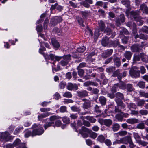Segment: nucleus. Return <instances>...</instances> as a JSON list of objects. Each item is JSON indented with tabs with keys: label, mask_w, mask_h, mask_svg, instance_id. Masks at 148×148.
Listing matches in <instances>:
<instances>
[{
	"label": "nucleus",
	"mask_w": 148,
	"mask_h": 148,
	"mask_svg": "<svg viewBox=\"0 0 148 148\" xmlns=\"http://www.w3.org/2000/svg\"><path fill=\"white\" fill-rule=\"evenodd\" d=\"M32 128L34 129L33 130V135H40L43 133L44 132L42 125L40 124H34L32 126Z\"/></svg>",
	"instance_id": "1"
},
{
	"label": "nucleus",
	"mask_w": 148,
	"mask_h": 148,
	"mask_svg": "<svg viewBox=\"0 0 148 148\" xmlns=\"http://www.w3.org/2000/svg\"><path fill=\"white\" fill-rule=\"evenodd\" d=\"M138 69V68L136 66H134L130 69L129 73L132 77L136 78L139 77L140 73Z\"/></svg>",
	"instance_id": "2"
},
{
	"label": "nucleus",
	"mask_w": 148,
	"mask_h": 148,
	"mask_svg": "<svg viewBox=\"0 0 148 148\" xmlns=\"http://www.w3.org/2000/svg\"><path fill=\"white\" fill-rule=\"evenodd\" d=\"M126 16H128L130 15V17L131 19L133 18L135 20L137 21V18L138 16L139 12L138 11H132L130 12L129 10H127L125 12Z\"/></svg>",
	"instance_id": "3"
},
{
	"label": "nucleus",
	"mask_w": 148,
	"mask_h": 148,
	"mask_svg": "<svg viewBox=\"0 0 148 148\" xmlns=\"http://www.w3.org/2000/svg\"><path fill=\"white\" fill-rule=\"evenodd\" d=\"M119 83H117L114 85V87L112 89V91L113 92H115L117 91V89L119 87L120 88L124 90L126 89V85L123 82L120 81Z\"/></svg>",
	"instance_id": "4"
},
{
	"label": "nucleus",
	"mask_w": 148,
	"mask_h": 148,
	"mask_svg": "<svg viewBox=\"0 0 148 148\" xmlns=\"http://www.w3.org/2000/svg\"><path fill=\"white\" fill-rule=\"evenodd\" d=\"M63 60L60 62V64L62 66H65L68 64L71 60V55L70 54L64 55L62 57Z\"/></svg>",
	"instance_id": "5"
},
{
	"label": "nucleus",
	"mask_w": 148,
	"mask_h": 148,
	"mask_svg": "<svg viewBox=\"0 0 148 148\" xmlns=\"http://www.w3.org/2000/svg\"><path fill=\"white\" fill-rule=\"evenodd\" d=\"M98 122L101 125H104L108 127H110L112 123V121L109 119H99Z\"/></svg>",
	"instance_id": "6"
},
{
	"label": "nucleus",
	"mask_w": 148,
	"mask_h": 148,
	"mask_svg": "<svg viewBox=\"0 0 148 148\" xmlns=\"http://www.w3.org/2000/svg\"><path fill=\"white\" fill-rule=\"evenodd\" d=\"M89 129L84 126H82L79 130V133L83 138H87L89 136Z\"/></svg>",
	"instance_id": "7"
},
{
	"label": "nucleus",
	"mask_w": 148,
	"mask_h": 148,
	"mask_svg": "<svg viewBox=\"0 0 148 148\" xmlns=\"http://www.w3.org/2000/svg\"><path fill=\"white\" fill-rule=\"evenodd\" d=\"M8 132L2 133L0 134V141L4 142L8 141L10 139Z\"/></svg>",
	"instance_id": "8"
},
{
	"label": "nucleus",
	"mask_w": 148,
	"mask_h": 148,
	"mask_svg": "<svg viewBox=\"0 0 148 148\" xmlns=\"http://www.w3.org/2000/svg\"><path fill=\"white\" fill-rule=\"evenodd\" d=\"M84 101L83 104V108L84 109H88L91 107V101L86 99H83L82 100Z\"/></svg>",
	"instance_id": "9"
},
{
	"label": "nucleus",
	"mask_w": 148,
	"mask_h": 148,
	"mask_svg": "<svg viewBox=\"0 0 148 148\" xmlns=\"http://www.w3.org/2000/svg\"><path fill=\"white\" fill-rule=\"evenodd\" d=\"M62 18L60 16H56L52 18L51 20L50 23L52 25H55L56 24L62 21Z\"/></svg>",
	"instance_id": "10"
},
{
	"label": "nucleus",
	"mask_w": 148,
	"mask_h": 148,
	"mask_svg": "<svg viewBox=\"0 0 148 148\" xmlns=\"http://www.w3.org/2000/svg\"><path fill=\"white\" fill-rule=\"evenodd\" d=\"M67 89L69 90H77L78 88V86L76 84H73L71 83H68L67 86Z\"/></svg>",
	"instance_id": "11"
},
{
	"label": "nucleus",
	"mask_w": 148,
	"mask_h": 148,
	"mask_svg": "<svg viewBox=\"0 0 148 148\" xmlns=\"http://www.w3.org/2000/svg\"><path fill=\"white\" fill-rule=\"evenodd\" d=\"M113 52L112 49H108L105 51L102 55V57L104 58H106L111 56Z\"/></svg>",
	"instance_id": "12"
},
{
	"label": "nucleus",
	"mask_w": 148,
	"mask_h": 148,
	"mask_svg": "<svg viewBox=\"0 0 148 148\" xmlns=\"http://www.w3.org/2000/svg\"><path fill=\"white\" fill-rule=\"evenodd\" d=\"M21 142L19 139H17L14 142L13 145L15 146L19 145L20 148H26L25 144L23 143L21 144Z\"/></svg>",
	"instance_id": "13"
},
{
	"label": "nucleus",
	"mask_w": 148,
	"mask_h": 148,
	"mask_svg": "<svg viewBox=\"0 0 148 148\" xmlns=\"http://www.w3.org/2000/svg\"><path fill=\"white\" fill-rule=\"evenodd\" d=\"M77 95L78 97L83 98L87 96L88 95V93L86 90L82 91H79L77 92Z\"/></svg>",
	"instance_id": "14"
},
{
	"label": "nucleus",
	"mask_w": 148,
	"mask_h": 148,
	"mask_svg": "<svg viewBox=\"0 0 148 148\" xmlns=\"http://www.w3.org/2000/svg\"><path fill=\"white\" fill-rule=\"evenodd\" d=\"M125 21V17L124 15L122 13L120 15L119 18L116 21V23L117 25H120L121 23H123Z\"/></svg>",
	"instance_id": "15"
},
{
	"label": "nucleus",
	"mask_w": 148,
	"mask_h": 148,
	"mask_svg": "<svg viewBox=\"0 0 148 148\" xmlns=\"http://www.w3.org/2000/svg\"><path fill=\"white\" fill-rule=\"evenodd\" d=\"M110 41L109 38L107 37H105L101 40V44L104 46H109Z\"/></svg>",
	"instance_id": "16"
},
{
	"label": "nucleus",
	"mask_w": 148,
	"mask_h": 148,
	"mask_svg": "<svg viewBox=\"0 0 148 148\" xmlns=\"http://www.w3.org/2000/svg\"><path fill=\"white\" fill-rule=\"evenodd\" d=\"M112 76L114 77H117V78L119 81H121L122 79V73H120L119 69L114 71L113 73Z\"/></svg>",
	"instance_id": "17"
},
{
	"label": "nucleus",
	"mask_w": 148,
	"mask_h": 148,
	"mask_svg": "<svg viewBox=\"0 0 148 148\" xmlns=\"http://www.w3.org/2000/svg\"><path fill=\"white\" fill-rule=\"evenodd\" d=\"M52 113L51 112H45L42 114H40L38 116V119L39 121H42L44 118L47 117L49 115L52 114Z\"/></svg>",
	"instance_id": "18"
},
{
	"label": "nucleus",
	"mask_w": 148,
	"mask_h": 148,
	"mask_svg": "<svg viewBox=\"0 0 148 148\" xmlns=\"http://www.w3.org/2000/svg\"><path fill=\"white\" fill-rule=\"evenodd\" d=\"M105 32L108 35H110V34H112L111 36V37L112 38H113L115 36L116 33L115 32H112L110 28H107L106 29L105 31Z\"/></svg>",
	"instance_id": "19"
},
{
	"label": "nucleus",
	"mask_w": 148,
	"mask_h": 148,
	"mask_svg": "<svg viewBox=\"0 0 148 148\" xmlns=\"http://www.w3.org/2000/svg\"><path fill=\"white\" fill-rule=\"evenodd\" d=\"M131 49L133 52H137L140 50V46L137 44H134L131 47Z\"/></svg>",
	"instance_id": "20"
},
{
	"label": "nucleus",
	"mask_w": 148,
	"mask_h": 148,
	"mask_svg": "<svg viewBox=\"0 0 148 148\" xmlns=\"http://www.w3.org/2000/svg\"><path fill=\"white\" fill-rule=\"evenodd\" d=\"M44 57L47 60L50 59L52 60H54L55 59L56 56L53 54H50L49 55L47 54L44 55Z\"/></svg>",
	"instance_id": "21"
},
{
	"label": "nucleus",
	"mask_w": 148,
	"mask_h": 148,
	"mask_svg": "<svg viewBox=\"0 0 148 148\" xmlns=\"http://www.w3.org/2000/svg\"><path fill=\"white\" fill-rule=\"evenodd\" d=\"M126 121L129 124H134L138 123V120L136 118H130L127 119Z\"/></svg>",
	"instance_id": "22"
},
{
	"label": "nucleus",
	"mask_w": 148,
	"mask_h": 148,
	"mask_svg": "<svg viewBox=\"0 0 148 148\" xmlns=\"http://www.w3.org/2000/svg\"><path fill=\"white\" fill-rule=\"evenodd\" d=\"M140 10H142L146 14H148V7L144 4L140 5Z\"/></svg>",
	"instance_id": "23"
},
{
	"label": "nucleus",
	"mask_w": 148,
	"mask_h": 148,
	"mask_svg": "<svg viewBox=\"0 0 148 148\" xmlns=\"http://www.w3.org/2000/svg\"><path fill=\"white\" fill-rule=\"evenodd\" d=\"M98 85L97 83L90 81H88L84 83L83 85L85 86H87L90 85H93L97 86Z\"/></svg>",
	"instance_id": "24"
},
{
	"label": "nucleus",
	"mask_w": 148,
	"mask_h": 148,
	"mask_svg": "<svg viewBox=\"0 0 148 148\" xmlns=\"http://www.w3.org/2000/svg\"><path fill=\"white\" fill-rule=\"evenodd\" d=\"M132 55V53L130 51H126L124 54V56L127 60H129L130 59Z\"/></svg>",
	"instance_id": "25"
},
{
	"label": "nucleus",
	"mask_w": 148,
	"mask_h": 148,
	"mask_svg": "<svg viewBox=\"0 0 148 148\" xmlns=\"http://www.w3.org/2000/svg\"><path fill=\"white\" fill-rule=\"evenodd\" d=\"M126 88L127 91L128 92H131L134 91L135 89L133 88L132 85L130 84H128L126 85Z\"/></svg>",
	"instance_id": "26"
},
{
	"label": "nucleus",
	"mask_w": 148,
	"mask_h": 148,
	"mask_svg": "<svg viewBox=\"0 0 148 148\" xmlns=\"http://www.w3.org/2000/svg\"><path fill=\"white\" fill-rule=\"evenodd\" d=\"M119 45V42L118 40H115L114 41H110L109 47H117Z\"/></svg>",
	"instance_id": "27"
},
{
	"label": "nucleus",
	"mask_w": 148,
	"mask_h": 148,
	"mask_svg": "<svg viewBox=\"0 0 148 148\" xmlns=\"http://www.w3.org/2000/svg\"><path fill=\"white\" fill-rule=\"evenodd\" d=\"M141 58L142 61L145 63H148V57L146 55L142 53L141 54Z\"/></svg>",
	"instance_id": "28"
},
{
	"label": "nucleus",
	"mask_w": 148,
	"mask_h": 148,
	"mask_svg": "<svg viewBox=\"0 0 148 148\" xmlns=\"http://www.w3.org/2000/svg\"><path fill=\"white\" fill-rule=\"evenodd\" d=\"M123 143L127 144L131 140L129 136H126L122 138Z\"/></svg>",
	"instance_id": "29"
},
{
	"label": "nucleus",
	"mask_w": 148,
	"mask_h": 148,
	"mask_svg": "<svg viewBox=\"0 0 148 148\" xmlns=\"http://www.w3.org/2000/svg\"><path fill=\"white\" fill-rule=\"evenodd\" d=\"M115 65L117 67H119L121 65V61L120 59L118 57L114 59Z\"/></svg>",
	"instance_id": "30"
},
{
	"label": "nucleus",
	"mask_w": 148,
	"mask_h": 148,
	"mask_svg": "<svg viewBox=\"0 0 148 148\" xmlns=\"http://www.w3.org/2000/svg\"><path fill=\"white\" fill-rule=\"evenodd\" d=\"M99 100L100 103L103 105L106 104V98L103 96L100 97L99 98Z\"/></svg>",
	"instance_id": "31"
},
{
	"label": "nucleus",
	"mask_w": 148,
	"mask_h": 148,
	"mask_svg": "<svg viewBox=\"0 0 148 148\" xmlns=\"http://www.w3.org/2000/svg\"><path fill=\"white\" fill-rule=\"evenodd\" d=\"M116 101L118 106H121L123 109H124L125 108V105L119 99H116Z\"/></svg>",
	"instance_id": "32"
},
{
	"label": "nucleus",
	"mask_w": 148,
	"mask_h": 148,
	"mask_svg": "<svg viewBox=\"0 0 148 148\" xmlns=\"http://www.w3.org/2000/svg\"><path fill=\"white\" fill-rule=\"evenodd\" d=\"M52 43L53 46L55 48H58L60 46L59 42L54 39H52Z\"/></svg>",
	"instance_id": "33"
},
{
	"label": "nucleus",
	"mask_w": 148,
	"mask_h": 148,
	"mask_svg": "<svg viewBox=\"0 0 148 148\" xmlns=\"http://www.w3.org/2000/svg\"><path fill=\"white\" fill-rule=\"evenodd\" d=\"M33 131H30L29 130H27L25 131V136L26 138H28L30 136H33L34 135H33Z\"/></svg>",
	"instance_id": "34"
},
{
	"label": "nucleus",
	"mask_w": 148,
	"mask_h": 148,
	"mask_svg": "<svg viewBox=\"0 0 148 148\" xmlns=\"http://www.w3.org/2000/svg\"><path fill=\"white\" fill-rule=\"evenodd\" d=\"M89 134L90 137L94 139L97 136V134L96 133L90 130H89Z\"/></svg>",
	"instance_id": "35"
},
{
	"label": "nucleus",
	"mask_w": 148,
	"mask_h": 148,
	"mask_svg": "<svg viewBox=\"0 0 148 148\" xmlns=\"http://www.w3.org/2000/svg\"><path fill=\"white\" fill-rule=\"evenodd\" d=\"M99 29L101 31H103L105 29V25L104 22L102 21H100L99 23Z\"/></svg>",
	"instance_id": "36"
},
{
	"label": "nucleus",
	"mask_w": 148,
	"mask_h": 148,
	"mask_svg": "<svg viewBox=\"0 0 148 148\" xmlns=\"http://www.w3.org/2000/svg\"><path fill=\"white\" fill-rule=\"evenodd\" d=\"M54 124L53 122H47L45 123L44 125V127L45 130H46L47 128L53 125Z\"/></svg>",
	"instance_id": "37"
},
{
	"label": "nucleus",
	"mask_w": 148,
	"mask_h": 148,
	"mask_svg": "<svg viewBox=\"0 0 148 148\" xmlns=\"http://www.w3.org/2000/svg\"><path fill=\"white\" fill-rule=\"evenodd\" d=\"M85 118L88 120L91 123H95L96 121V119L92 116H87Z\"/></svg>",
	"instance_id": "38"
},
{
	"label": "nucleus",
	"mask_w": 148,
	"mask_h": 148,
	"mask_svg": "<svg viewBox=\"0 0 148 148\" xmlns=\"http://www.w3.org/2000/svg\"><path fill=\"white\" fill-rule=\"evenodd\" d=\"M119 128L120 125L118 123H115L112 125V130L114 132L117 131L119 129Z\"/></svg>",
	"instance_id": "39"
},
{
	"label": "nucleus",
	"mask_w": 148,
	"mask_h": 148,
	"mask_svg": "<svg viewBox=\"0 0 148 148\" xmlns=\"http://www.w3.org/2000/svg\"><path fill=\"white\" fill-rule=\"evenodd\" d=\"M139 32H144L148 34V27L146 26L143 27L139 30Z\"/></svg>",
	"instance_id": "40"
},
{
	"label": "nucleus",
	"mask_w": 148,
	"mask_h": 148,
	"mask_svg": "<svg viewBox=\"0 0 148 148\" xmlns=\"http://www.w3.org/2000/svg\"><path fill=\"white\" fill-rule=\"evenodd\" d=\"M128 107L130 109H136L137 108V106L134 103H128Z\"/></svg>",
	"instance_id": "41"
},
{
	"label": "nucleus",
	"mask_w": 148,
	"mask_h": 148,
	"mask_svg": "<svg viewBox=\"0 0 148 148\" xmlns=\"http://www.w3.org/2000/svg\"><path fill=\"white\" fill-rule=\"evenodd\" d=\"M71 109L73 112H79L81 110L79 107H78L75 106H73L71 107Z\"/></svg>",
	"instance_id": "42"
},
{
	"label": "nucleus",
	"mask_w": 148,
	"mask_h": 148,
	"mask_svg": "<svg viewBox=\"0 0 148 148\" xmlns=\"http://www.w3.org/2000/svg\"><path fill=\"white\" fill-rule=\"evenodd\" d=\"M83 117V116L81 117V118L82 119L83 121V125L87 127H90L91 125L89 121L84 120V118H82Z\"/></svg>",
	"instance_id": "43"
},
{
	"label": "nucleus",
	"mask_w": 148,
	"mask_h": 148,
	"mask_svg": "<svg viewBox=\"0 0 148 148\" xmlns=\"http://www.w3.org/2000/svg\"><path fill=\"white\" fill-rule=\"evenodd\" d=\"M59 119V117L58 116H56V115H53L50 117L49 118V120L53 122Z\"/></svg>",
	"instance_id": "44"
},
{
	"label": "nucleus",
	"mask_w": 148,
	"mask_h": 148,
	"mask_svg": "<svg viewBox=\"0 0 148 148\" xmlns=\"http://www.w3.org/2000/svg\"><path fill=\"white\" fill-rule=\"evenodd\" d=\"M63 97L66 98H71L72 97V95L71 92H66L63 94Z\"/></svg>",
	"instance_id": "45"
},
{
	"label": "nucleus",
	"mask_w": 148,
	"mask_h": 148,
	"mask_svg": "<svg viewBox=\"0 0 148 148\" xmlns=\"http://www.w3.org/2000/svg\"><path fill=\"white\" fill-rule=\"evenodd\" d=\"M122 114H118L116 116V118L119 121H122L123 120V117L122 115Z\"/></svg>",
	"instance_id": "46"
},
{
	"label": "nucleus",
	"mask_w": 148,
	"mask_h": 148,
	"mask_svg": "<svg viewBox=\"0 0 148 148\" xmlns=\"http://www.w3.org/2000/svg\"><path fill=\"white\" fill-rule=\"evenodd\" d=\"M97 139L99 142L102 143L104 142L105 139V138L103 135H100L98 136Z\"/></svg>",
	"instance_id": "47"
},
{
	"label": "nucleus",
	"mask_w": 148,
	"mask_h": 148,
	"mask_svg": "<svg viewBox=\"0 0 148 148\" xmlns=\"http://www.w3.org/2000/svg\"><path fill=\"white\" fill-rule=\"evenodd\" d=\"M138 85L141 88H144L145 86V83L143 81H140L138 83Z\"/></svg>",
	"instance_id": "48"
},
{
	"label": "nucleus",
	"mask_w": 148,
	"mask_h": 148,
	"mask_svg": "<svg viewBox=\"0 0 148 148\" xmlns=\"http://www.w3.org/2000/svg\"><path fill=\"white\" fill-rule=\"evenodd\" d=\"M138 144L141 145L142 146H146L148 144V142H146L144 141H142L140 139L137 142Z\"/></svg>",
	"instance_id": "49"
},
{
	"label": "nucleus",
	"mask_w": 148,
	"mask_h": 148,
	"mask_svg": "<svg viewBox=\"0 0 148 148\" xmlns=\"http://www.w3.org/2000/svg\"><path fill=\"white\" fill-rule=\"evenodd\" d=\"M66 84V83L64 81H62L59 84V86L60 89H64Z\"/></svg>",
	"instance_id": "50"
},
{
	"label": "nucleus",
	"mask_w": 148,
	"mask_h": 148,
	"mask_svg": "<svg viewBox=\"0 0 148 148\" xmlns=\"http://www.w3.org/2000/svg\"><path fill=\"white\" fill-rule=\"evenodd\" d=\"M136 127L139 129H143L145 127L144 124L142 123H139L137 125Z\"/></svg>",
	"instance_id": "51"
},
{
	"label": "nucleus",
	"mask_w": 148,
	"mask_h": 148,
	"mask_svg": "<svg viewBox=\"0 0 148 148\" xmlns=\"http://www.w3.org/2000/svg\"><path fill=\"white\" fill-rule=\"evenodd\" d=\"M77 19L79 24L82 27H84V25L83 24V21L81 17H77Z\"/></svg>",
	"instance_id": "52"
},
{
	"label": "nucleus",
	"mask_w": 148,
	"mask_h": 148,
	"mask_svg": "<svg viewBox=\"0 0 148 148\" xmlns=\"http://www.w3.org/2000/svg\"><path fill=\"white\" fill-rule=\"evenodd\" d=\"M81 13L83 16L87 17L90 14V12L88 11H85L81 12Z\"/></svg>",
	"instance_id": "53"
},
{
	"label": "nucleus",
	"mask_w": 148,
	"mask_h": 148,
	"mask_svg": "<svg viewBox=\"0 0 148 148\" xmlns=\"http://www.w3.org/2000/svg\"><path fill=\"white\" fill-rule=\"evenodd\" d=\"M139 113V112L138 111L131 110L130 114L132 115L136 116L138 115Z\"/></svg>",
	"instance_id": "54"
},
{
	"label": "nucleus",
	"mask_w": 148,
	"mask_h": 148,
	"mask_svg": "<svg viewBox=\"0 0 148 148\" xmlns=\"http://www.w3.org/2000/svg\"><path fill=\"white\" fill-rule=\"evenodd\" d=\"M139 113L142 115H146L148 114V111L145 110H141L140 111Z\"/></svg>",
	"instance_id": "55"
},
{
	"label": "nucleus",
	"mask_w": 148,
	"mask_h": 148,
	"mask_svg": "<svg viewBox=\"0 0 148 148\" xmlns=\"http://www.w3.org/2000/svg\"><path fill=\"white\" fill-rule=\"evenodd\" d=\"M139 93L141 96L144 97L145 98H148L147 93H145L144 92L142 91H140L139 92Z\"/></svg>",
	"instance_id": "56"
},
{
	"label": "nucleus",
	"mask_w": 148,
	"mask_h": 148,
	"mask_svg": "<svg viewBox=\"0 0 148 148\" xmlns=\"http://www.w3.org/2000/svg\"><path fill=\"white\" fill-rule=\"evenodd\" d=\"M123 143L122 138H121L120 140H116L113 143V145H116L117 144H120Z\"/></svg>",
	"instance_id": "57"
},
{
	"label": "nucleus",
	"mask_w": 148,
	"mask_h": 148,
	"mask_svg": "<svg viewBox=\"0 0 148 148\" xmlns=\"http://www.w3.org/2000/svg\"><path fill=\"white\" fill-rule=\"evenodd\" d=\"M127 132L125 131H120L118 133V134L121 136L126 135L127 134Z\"/></svg>",
	"instance_id": "58"
},
{
	"label": "nucleus",
	"mask_w": 148,
	"mask_h": 148,
	"mask_svg": "<svg viewBox=\"0 0 148 148\" xmlns=\"http://www.w3.org/2000/svg\"><path fill=\"white\" fill-rule=\"evenodd\" d=\"M80 4L81 5H83L84 7L87 8H89L90 6V5L85 1L81 2L80 3Z\"/></svg>",
	"instance_id": "59"
},
{
	"label": "nucleus",
	"mask_w": 148,
	"mask_h": 148,
	"mask_svg": "<svg viewBox=\"0 0 148 148\" xmlns=\"http://www.w3.org/2000/svg\"><path fill=\"white\" fill-rule=\"evenodd\" d=\"M62 121L64 123L68 124L70 123L69 118L67 117H64L63 118Z\"/></svg>",
	"instance_id": "60"
},
{
	"label": "nucleus",
	"mask_w": 148,
	"mask_h": 148,
	"mask_svg": "<svg viewBox=\"0 0 148 148\" xmlns=\"http://www.w3.org/2000/svg\"><path fill=\"white\" fill-rule=\"evenodd\" d=\"M84 73V71L82 69H79L78 70V74L80 77H82Z\"/></svg>",
	"instance_id": "61"
},
{
	"label": "nucleus",
	"mask_w": 148,
	"mask_h": 148,
	"mask_svg": "<svg viewBox=\"0 0 148 148\" xmlns=\"http://www.w3.org/2000/svg\"><path fill=\"white\" fill-rule=\"evenodd\" d=\"M36 29L37 32H41L42 30V26L41 25H38L36 27Z\"/></svg>",
	"instance_id": "62"
},
{
	"label": "nucleus",
	"mask_w": 148,
	"mask_h": 148,
	"mask_svg": "<svg viewBox=\"0 0 148 148\" xmlns=\"http://www.w3.org/2000/svg\"><path fill=\"white\" fill-rule=\"evenodd\" d=\"M85 48L84 46H83L82 47L78 48L77 49V52L79 53H82L84 52L85 50Z\"/></svg>",
	"instance_id": "63"
},
{
	"label": "nucleus",
	"mask_w": 148,
	"mask_h": 148,
	"mask_svg": "<svg viewBox=\"0 0 148 148\" xmlns=\"http://www.w3.org/2000/svg\"><path fill=\"white\" fill-rule=\"evenodd\" d=\"M116 96L117 98L123 99L124 98V96L123 94L120 92H117L116 94Z\"/></svg>",
	"instance_id": "64"
}]
</instances>
